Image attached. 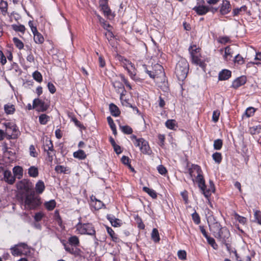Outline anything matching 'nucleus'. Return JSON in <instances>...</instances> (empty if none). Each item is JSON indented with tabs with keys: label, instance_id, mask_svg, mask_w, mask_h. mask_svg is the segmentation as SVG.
<instances>
[{
	"label": "nucleus",
	"instance_id": "obj_8",
	"mask_svg": "<svg viewBox=\"0 0 261 261\" xmlns=\"http://www.w3.org/2000/svg\"><path fill=\"white\" fill-rule=\"evenodd\" d=\"M16 186L18 190L24 191L25 194L31 193L32 191H34L32 183L29 180L22 179L17 182Z\"/></svg>",
	"mask_w": 261,
	"mask_h": 261
},
{
	"label": "nucleus",
	"instance_id": "obj_29",
	"mask_svg": "<svg viewBox=\"0 0 261 261\" xmlns=\"http://www.w3.org/2000/svg\"><path fill=\"white\" fill-rule=\"evenodd\" d=\"M107 232L111 236L112 240L115 242H119L120 241L119 238L117 237V234H115L114 230L109 227H107Z\"/></svg>",
	"mask_w": 261,
	"mask_h": 261
},
{
	"label": "nucleus",
	"instance_id": "obj_31",
	"mask_svg": "<svg viewBox=\"0 0 261 261\" xmlns=\"http://www.w3.org/2000/svg\"><path fill=\"white\" fill-rule=\"evenodd\" d=\"M73 156L80 160H84L86 158V154L83 150H79L73 153Z\"/></svg>",
	"mask_w": 261,
	"mask_h": 261
},
{
	"label": "nucleus",
	"instance_id": "obj_24",
	"mask_svg": "<svg viewBox=\"0 0 261 261\" xmlns=\"http://www.w3.org/2000/svg\"><path fill=\"white\" fill-rule=\"evenodd\" d=\"M109 109L112 115L117 117L120 115V112L119 108L114 103H111L109 106Z\"/></svg>",
	"mask_w": 261,
	"mask_h": 261
},
{
	"label": "nucleus",
	"instance_id": "obj_1",
	"mask_svg": "<svg viewBox=\"0 0 261 261\" xmlns=\"http://www.w3.org/2000/svg\"><path fill=\"white\" fill-rule=\"evenodd\" d=\"M189 173L194 183L197 182L198 187L202 191V193L206 198L211 196L212 193L215 191V186L213 185L211 189H207L205 183V180L202 175V171L199 166L193 164L189 170Z\"/></svg>",
	"mask_w": 261,
	"mask_h": 261
},
{
	"label": "nucleus",
	"instance_id": "obj_53",
	"mask_svg": "<svg viewBox=\"0 0 261 261\" xmlns=\"http://www.w3.org/2000/svg\"><path fill=\"white\" fill-rule=\"evenodd\" d=\"M255 112V109L254 108L252 107H249L247 108L245 112V114L247 116V117H249L251 116H252Z\"/></svg>",
	"mask_w": 261,
	"mask_h": 261
},
{
	"label": "nucleus",
	"instance_id": "obj_20",
	"mask_svg": "<svg viewBox=\"0 0 261 261\" xmlns=\"http://www.w3.org/2000/svg\"><path fill=\"white\" fill-rule=\"evenodd\" d=\"M231 72L230 70L224 69L222 70L219 74V80H226L231 76Z\"/></svg>",
	"mask_w": 261,
	"mask_h": 261
},
{
	"label": "nucleus",
	"instance_id": "obj_64",
	"mask_svg": "<svg viewBox=\"0 0 261 261\" xmlns=\"http://www.w3.org/2000/svg\"><path fill=\"white\" fill-rule=\"evenodd\" d=\"M43 216V214L42 213L38 212V213H37L35 215L34 219L36 221L39 222L42 219Z\"/></svg>",
	"mask_w": 261,
	"mask_h": 261
},
{
	"label": "nucleus",
	"instance_id": "obj_33",
	"mask_svg": "<svg viewBox=\"0 0 261 261\" xmlns=\"http://www.w3.org/2000/svg\"><path fill=\"white\" fill-rule=\"evenodd\" d=\"M151 238L155 242H159L160 240L159 233L156 228H153L151 232Z\"/></svg>",
	"mask_w": 261,
	"mask_h": 261
},
{
	"label": "nucleus",
	"instance_id": "obj_60",
	"mask_svg": "<svg viewBox=\"0 0 261 261\" xmlns=\"http://www.w3.org/2000/svg\"><path fill=\"white\" fill-rule=\"evenodd\" d=\"M235 218L241 223L245 224L246 222V218L241 216H239L238 214H236Z\"/></svg>",
	"mask_w": 261,
	"mask_h": 261
},
{
	"label": "nucleus",
	"instance_id": "obj_35",
	"mask_svg": "<svg viewBox=\"0 0 261 261\" xmlns=\"http://www.w3.org/2000/svg\"><path fill=\"white\" fill-rule=\"evenodd\" d=\"M49 117L45 114H41L39 117V121L40 124H46L49 121Z\"/></svg>",
	"mask_w": 261,
	"mask_h": 261
},
{
	"label": "nucleus",
	"instance_id": "obj_19",
	"mask_svg": "<svg viewBox=\"0 0 261 261\" xmlns=\"http://www.w3.org/2000/svg\"><path fill=\"white\" fill-rule=\"evenodd\" d=\"M107 218L109 220L111 225L114 227L120 226V220L119 219L116 218L114 216L108 215Z\"/></svg>",
	"mask_w": 261,
	"mask_h": 261
},
{
	"label": "nucleus",
	"instance_id": "obj_38",
	"mask_svg": "<svg viewBox=\"0 0 261 261\" xmlns=\"http://www.w3.org/2000/svg\"><path fill=\"white\" fill-rule=\"evenodd\" d=\"M56 202L54 200H50L49 201L46 202L44 205L47 210L48 211L53 210L56 206Z\"/></svg>",
	"mask_w": 261,
	"mask_h": 261
},
{
	"label": "nucleus",
	"instance_id": "obj_27",
	"mask_svg": "<svg viewBox=\"0 0 261 261\" xmlns=\"http://www.w3.org/2000/svg\"><path fill=\"white\" fill-rule=\"evenodd\" d=\"M28 174L30 177L36 178L38 176L39 171L37 167L31 166L28 169Z\"/></svg>",
	"mask_w": 261,
	"mask_h": 261
},
{
	"label": "nucleus",
	"instance_id": "obj_13",
	"mask_svg": "<svg viewBox=\"0 0 261 261\" xmlns=\"http://www.w3.org/2000/svg\"><path fill=\"white\" fill-rule=\"evenodd\" d=\"M90 205L93 207L95 210H98L101 208L103 206H105V204L102 201L98 200L95 196L92 195L90 197Z\"/></svg>",
	"mask_w": 261,
	"mask_h": 261
},
{
	"label": "nucleus",
	"instance_id": "obj_54",
	"mask_svg": "<svg viewBox=\"0 0 261 261\" xmlns=\"http://www.w3.org/2000/svg\"><path fill=\"white\" fill-rule=\"evenodd\" d=\"M178 257L179 259L184 260L186 259L187 253L185 250H179L177 253Z\"/></svg>",
	"mask_w": 261,
	"mask_h": 261
},
{
	"label": "nucleus",
	"instance_id": "obj_4",
	"mask_svg": "<svg viewBox=\"0 0 261 261\" xmlns=\"http://www.w3.org/2000/svg\"><path fill=\"white\" fill-rule=\"evenodd\" d=\"M6 138L8 140L16 139L20 135L17 126L13 123L7 122L5 124Z\"/></svg>",
	"mask_w": 261,
	"mask_h": 261
},
{
	"label": "nucleus",
	"instance_id": "obj_34",
	"mask_svg": "<svg viewBox=\"0 0 261 261\" xmlns=\"http://www.w3.org/2000/svg\"><path fill=\"white\" fill-rule=\"evenodd\" d=\"M11 27L15 32H20L22 34H24L25 31V27L22 24L17 25L14 24L11 25Z\"/></svg>",
	"mask_w": 261,
	"mask_h": 261
},
{
	"label": "nucleus",
	"instance_id": "obj_63",
	"mask_svg": "<svg viewBox=\"0 0 261 261\" xmlns=\"http://www.w3.org/2000/svg\"><path fill=\"white\" fill-rule=\"evenodd\" d=\"M48 89L50 92L52 94L55 93L56 91V89L54 85V84L51 83H48L47 85Z\"/></svg>",
	"mask_w": 261,
	"mask_h": 261
},
{
	"label": "nucleus",
	"instance_id": "obj_39",
	"mask_svg": "<svg viewBox=\"0 0 261 261\" xmlns=\"http://www.w3.org/2000/svg\"><path fill=\"white\" fill-rule=\"evenodd\" d=\"M143 190L144 192H146L149 194L153 198H156L157 197V195L154 190L152 189H150L146 187H144L143 188Z\"/></svg>",
	"mask_w": 261,
	"mask_h": 261
},
{
	"label": "nucleus",
	"instance_id": "obj_62",
	"mask_svg": "<svg viewBox=\"0 0 261 261\" xmlns=\"http://www.w3.org/2000/svg\"><path fill=\"white\" fill-rule=\"evenodd\" d=\"M27 61L30 63H35V58L31 52L27 57Z\"/></svg>",
	"mask_w": 261,
	"mask_h": 261
},
{
	"label": "nucleus",
	"instance_id": "obj_30",
	"mask_svg": "<svg viewBox=\"0 0 261 261\" xmlns=\"http://www.w3.org/2000/svg\"><path fill=\"white\" fill-rule=\"evenodd\" d=\"M5 111L7 114H12L15 111V106L12 104H7L4 106Z\"/></svg>",
	"mask_w": 261,
	"mask_h": 261
},
{
	"label": "nucleus",
	"instance_id": "obj_16",
	"mask_svg": "<svg viewBox=\"0 0 261 261\" xmlns=\"http://www.w3.org/2000/svg\"><path fill=\"white\" fill-rule=\"evenodd\" d=\"M246 82V79L245 76H240L236 79L232 83V87L237 89L240 86L244 85Z\"/></svg>",
	"mask_w": 261,
	"mask_h": 261
},
{
	"label": "nucleus",
	"instance_id": "obj_17",
	"mask_svg": "<svg viewBox=\"0 0 261 261\" xmlns=\"http://www.w3.org/2000/svg\"><path fill=\"white\" fill-rule=\"evenodd\" d=\"M209 227L210 231L213 233L214 237H215L218 233H220V231L223 228L219 222L210 225Z\"/></svg>",
	"mask_w": 261,
	"mask_h": 261
},
{
	"label": "nucleus",
	"instance_id": "obj_14",
	"mask_svg": "<svg viewBox=\"0 0 261 261\" xmlns=\"http://www.w3.org/2000/svg\"><path fill=\"white\" fill-rule=\"evenodd\" d=\"M231 10V5L227 0H223L221 4L220 12L222 15L227 14Z\"/></svg>",
	"mask_w": 261,
	"mask_h": 261
},
{
	"label": "nucleus",
	"instance_id": "obj_51",
	"mask_svg": "<svg viewBox=\"0 0 261 261\" xmlns=\"http://www.w3.org/2000/svg\"><path fill=\"white\" fill-rule=\"evenodd\" d=\"M192 219L195 224H199L200 223V217L196 212L192 215Z\"/></svg>",
	"mask_w": 261,
	"mask_h": 261
},
{
	"label": "nucleus",
	"instance_id": "obj_59",
	"mask_svg": "<svg viewBox=\"0 0 261 261\" xmlns=\"http://www.w3.org/2000/svg\"><path fill=\"white\" fill-rule=\"evenodd\" d=\"M29 25L30 27L32 33H35L38 31L36 25L35 24L34 22L32 20H30L29 21Z\"/></svg>",
	"mask_w": 261,
	"mask_h": 261
},
{
	"label": "nucleus",
	"instance_id": "obj_26",
	"mask_svg": "<svg viewBox=\"0 0 261 261\" xmlns=\"http://www.w3.org/2000/svg\"><path fill=\"white\" fill-rule=\"evenodd\" d=\"M45 189L44 184L43 181L39 180L35 185V190L37 193L41 194Z\"/></svg>",
	"mask_w": 261,
	"mask_h": 261
},
{
	"label": "nucleus",
	"instance_id": "obj_3",
	"mask_svg": "<svg viewBox=\"0 0 261 261\" xmlns=\"http://www.w3.org/2000/svg\"><path fill=\"white\" fill-rule=\"evenodd\" d=\"M188 70V63L185 59H181L177 63L175 70V73L178 80H184L187 76Z\"/></svg>",
	"mask_w": 261,
	"mask_h": 261
},
{
	"label": "nucleus",
	"instance_id": "obj_22",
	"mask_svg": "<svg viewBox=\"0 0 261 261\" xmlns=\"http://www.w3.org/2000/svg\"><path fill=\"white\" fill-rule=\"evenodd\" d=\"M33 34L34 35V40L36 43L40 44L44 42V37L38 31L33 33Z\"/></svg>",
	"mask_w": 261,
	"mask_h": 261
},
{
	"label": "nucleus",
	"instance_id": "obj_46",
	"mask_svg": "<svg viewBox=\"0 0 261 261\" xmlns=\"http://www.w3.org/2000/svg\"><path fill=\"white\" fill-rule=\"evenodd\" d=\"M192 58V62L200 66L202 65L203 62L199 58L198 55H193L191 56Z\"/></svg>",
	"mask_w": 261,
	"mask_h": 261
},
{
	"label": "nucleus",
	"instance_id": "obj_23",
	"mask_svg": "<svg viewBox=\"0 0 261 261\" xmlns=\"http://www.w3.org/2000/svg\"><path fill=\"white\" fill-rule=\"evenodd\" d=\"M140 151L144 154H150L151 153V150L150 148L148 142L144 140L143 143H142Z\"/></svg>",
	"mask_w": 261,
	"mask_h": 261
},
{
	"label": "nucleus",
	"instance_id": "obj_41",
	"mask_svg": "<svg viewBox=\"0 0 261 261\" xmlns=\"http://www.w3.org/2000/svg\"><path fill=\"white\" fill-rule=\"evenodd\" d=\"M13 42L15 45L19 49H21L24 47L23 42L16 37H14L13 39Z\"/></svg>",
	"mask_w": 261,
	"mask_h": 261
},
{
	"label": "nucleus",
	"instance_id": "obj_44",
	"mask_svg": "<svg viewBox=\"0 0 261 261\" xmlns=\"http://www.w3.org/2000/svg\"><path fill=\"white\" fill-rule=\"evenodd\" d=\"M33 77L35 81L39 83L42 81V76L40 72L38 71H36L33 73Z\"/></svg>",
	"mask_w": 261,
	"mask_h": 261
},
{
	"label": "nucleus",
	"instance_id": "obj_5",
	"mask_svg": "<svg viewBox=\"0 0 261 261\" xmlns=\"http://www.w3.org/2000/svg\"><path fill=\"white\" fill-rule=\"evenodd\" d=\"M43 147L44 151L47 153L48 161L52 162L56 152L52 141L48 139H45L43 141Z\"/></svg>",
	"mask_w": 261,
	"mask_h": 261
},
{
	"label": "nucleus",
	"instance_id": "obj_21",
	"mask_svg": "<svg viewBox=\"0 0 261 261\" xmlns=\"http://www.w3.org/2000/svg\"><path fill=\"white\" fill-rule=\"evenodd\" d=\"M233 54L232 48L230 46H228L225 48L224 55H223V58L225 61H228L232 57Z\"/></svg>",
	"mask_w": 261,
	"mask_h": 261
},
{
	"label": "nucleus",
	"instance_id": "obj_28",
	"mask_svg": "<svg viewBox=\"0 0 261 261\" xmlns=\"http://www.w3.org/2000/svg\"><path fill=\"white\" fill-rule=\"evenodd\" d=\"M247 7L246 6L244 5L240 8H234L233 10L232 13L233 16H237L239 14H243L245 12H247Z\"/></svg>",
	"mask_w": 261,
	"mask_h": 261
},
{
	"label": "nucleus",
	"instance_id": "obj_11",
	"mask_svg": "<svg viewBox=\"0 0 261 261\" xmlns=\"http://www.w3.org/2000/svg\"><path fill=\"white\" fill-rule=\"evenodd\" d=\"M215 237L219 240L222 243H225V242L228 241L230 237V232L228 229L224 227L222 228L220 233L216 234Z\"/></svg>",
	"mask_w": 261,
	"mask_h": 261
},
{
	"label": "nucleus",
	"instance_id": "obj_40",
	"mask_svg": "<svg viewBox=\"0 0 261 261\" xmlns=\"http://www.w3.org/2000/svg\"><path fill=\"white\" fill-rule=\"evenodd\" d=\"M208 243L215 250L218 248V245L216 244L214 238L208 236L206 238Z\"/></svg>",
	"mask_w": 261,
	"mask_h": 261
},
{
	"label": "nucleus",
	"instance_id": "obj_37",
	"mask_svg": "<svg viewBox=\"0 0 261 261\" xmlns=\"http://www.w3.org/2000/svg\"><path fill=\"white\" fill-rule=\"evenodd\" d=\"M55 170L59 173H67L69 172V169L63 166L58 165L55 167Z\"/></svg>",
	"mask_w": 261,
	"mask_h": 261
},
{
	"label": "nucleus",
	"instance_id": "obj_58",
	"mask_svg": "<svg viewBox=\"0 0 261 261\" xmlns=\"http://www.w3.org/2000/svg\"><path fill=\"white\" fill-rule=\"evenodd\" d=\"M30 154L33 157H36L37 153L36 152L35 148L33 145H31L29 148Z\"/></svg>",
	"mask_w": 261,
	"mask_h": 261
},
{
	"label": "nucleus",
	"instance_id": "obj_18",
	"mask_svg": "<svg viewBox=\"0 0 261 261\" xmlns=\"http://www.w3.org/2000/svg\"><path fill=\"white\" fill-rule=\"evenodd\" d=\"M23 168L19 166H15L13 168L14 176L18 179L22 178L23 176Z\"/></svg>",
	"mask_w": 261,
	"mask_h": 261
},
{
	"label": "nucleus",
	"instance_id": "obj_9",
	"mask_svg": "<svg viewBox=\"0 0 261 261\" xmlns=\"http://www.w3.org/2000/svg\"><path fill=\"white\" fill-rule=\"evenodd\" d=\"M25 249H29V247L24 243H19L10 248L11 253L13 256H21L25 254L23 252V250Z\"/></svg>",
	"mask_w": 261,
	"mask_h": 261
},
{
	"label": "nucleus",
	"instance_id": "obj_36",
	"mask_svg": "<svg viewBox=\"0 0 261 261\" xmlns=\"http://www.w3.org/2000/svg\"><path fill=\"white\" fill-rule=\"evenodd\" d=\"M76 247L77 246H72L70 253L73 255L75 257L81 256L82 254V251Z\"/></svg>",
	"mask_w": 261,
	"mask_h": 261
},
{
	"label": "nucleus",
	"instance_id": "obj_7",
	"mask_svg": "<svg viewBox=\"0 0 261 261\" xmlns=\"http://www.w3.org/2000/svg\"><path fill=\"white\" fill-rule=\"evenodd\" d=\"M143 68L144 71L152 79L158 77L159 74H163V68L161 65L158 64L154 65L153 71L149 70L146 65H143Z\"/></svg>",
	"mask_w": 261,
	"mask_h": 261
},
{
	"label": "nucleus",
	"instance_id": "obj_25",
	"mask_svg": "<svg viewBox=\"0 0 261 261\" xmlns=\"http://www.w3.org/2000/svg\"><path fill=\"white\" fill-rule=\"evenodd\" d=\"M132 140L133 141V143L136 147H138L141 150L142 143H143L144 139L143 138H137L135 135H132L130 137Z\"/></svg>",
	"mask_w": 261,
	"mask_h": 261
},
{
	"label": "nucleus",
	"instance_id": "obj_45",
	"mask_svg": "<svg viewBox=\"0 0 261 261\" xmlns=\"http://www.w3.org/2000/svg\"><path fill=\"white\" fill-rule=\"evenodd\" d=\"M101 10L103 11L104 15L107 17L111 16V10L108 5L103 6L101 8Z\"/></svg>",
	"mask_w": 261,
	"mask_h": 261
},
{
	"label": "nucleus",
	"instance_id": "obj_10",
	"mask_svg": "<svg viewBox=\"0 0 261 261\" xmlns=\"http://www.w3.org/2000/svg\"><path fill=\"white\" fill-rule=\"evenodd\" d=\"M33 108H35L36 110L38 112H43L48 109V106L45 104L43 100L39 98H35L33 102Z\"/></svg>",
	"mask_w": 261,
	"mask_h": 261
},
{
	"label": "nucleus",
	"instance_id": "obj_12",
	"mask_svg": "<svg viewBox=\"0 0 261 261\" xmlns=\"http://www.w3.org/2000/svg\"><path fill=\"white\" fill-rule=\"evenodd\" d=\"M202 5H199L196 6L193 8L196 13L199 15H203L206 14L208 11H210V8L207 6L203 5L204 4V1L202 0L201 2Z\"/></svg>",
	"mask_w": 261,
	"mask_h": 261
},
{
	"label": "nucleus",
	"instance_id": "obj_57",
	"mask_svg": "<svg viewBox=\"0 0 261 261\" xmlns=\"http://www.w3.org/2000/svg\"><path fill=\"white\" fill-rule=\"evenodd\" d=\"M157 169L158 172L162 175H165L167 172L166 168L162 165H159Z\"/></svg>",
	"mask_w": 261,
	"mask_h": 261
},
{
	"label": "nucleus",
	"instance_id": "obj_50",
	"mask_svg": "<svg viewBox=\"0 0 261 261\" xmlns=\"http://www.w3.org/2000/svg\"><path fill=\"white\" fill-rule=\"evenodd\" d=\"M113 86L119 92H120V90L123 91V90L124 89V86L123 84L121 83L118 81H115L113 82Z\"/></svg>",
	"mask_w": 261,
	"mask_h": 261
},
{
	"label": "nucleus",
	"instance_id": "obj_32",
	"mask_svg": "<svg viewBox=\"0 0 261 261\" xmlns=\"http://www.w3.org/2000/svg\"><path fill=\"white\" fill-rule=\"evenodd\" d=\"M68 242L70 245L73 246H78L80 244L79 239L75 236L70 237L68 239Z\"/></svg>",
	"mask_w": 261,
	"mask_h": 261
},
{
	"label": "nucleus",
	"instance_id": "obj_49",
	"mask_svg": "<svg viewBox=\"0 0 261 261\" xmlns=\"http://www.w3.org/2000/svg\"><path fill=\"white\" fill-rule=\"evenodd\" d=\"M213 160L217 163H220L222 160L221 154L219 152H215L212 155Z\"/></svg>",
	"mask_w": 261,
	"mask_h": 261
},
{
	"label": "nucleus",
	"instance_id": "obj_2",
	"mask_svg": "<svg viewBox=\"0 0 261 261\" xmlns=\"http://www.w3.org/2000/svg\"><path fill=\"white\" fill-rule=\"evenodd\" d=\"M24 205L25 210H32L38 208L41 204L40 198L36 196L35 191L25 194Z\"/></svg>",
	"mask_w": 261,
	"mask_h": 261
},
{
	"label": "nucleus",
	"instance_id": "obj_43",
	"mask_svg": "<svg viewBox=\"0 0 261 261\" xmlns=\"http://www.w3.org/2000/svg\"><path fill=\"white\" fill-rule=\"evenodd\" d=\"M166 126L169 129H174L176 126V121L174 120H168L166 122Z\"/></svg>",
	"mask_w": 261,
	"mask_h": 261
},
{
	"label": "nucleus",
	"instance_id": "obj_55",
	"mask_svg": "<svg viewBox=\"0 0 261 261\" xmlns=\"http://www.w3.org/2000/svg\"><path fill=\"white\" fill-rule=\"evenodd\" d=\"M254 217L257 223L261 225V212L255 211L254 212Z\"/></svg>",
	"mask_w": 261,
	"mask_h": 261
},
{
	"label": "nucleus",
	"instance_id": "obj_61",
	"mask_svg": "<svg viewBox=\"0 0 261 261\" xmlns=\"http://www.w3.org/2000/svg\"><path fill=\"white\" fill-rule=\"evenodd\" d=\"M220 115V113L217 111H214L213 113V117L212 119L213 121L215 122H216L219 120V117Z\"/></svg>",
	"mask_w": 261,
	"mask_h": 261
},
{
	"label": "nucleus",
	"instance_id": "obj_15",
	"mask_svg": "<svg viewBox=\"0 0 261 261\" xmlns=\"http://www.w3.org/2000/svg\"><path fill=\"white\" fill-rule=\"evenodd\" d=\"M4 179L9 184L12 185L15 181V177L10 170H6L4 172Z\"/></svg>",
	"mask_w": 261,
	"mask_h": 261
},
{
	"label": "nucleus",
	"instance_id": "obj_56",
	"mask_svg": "<svg viewBox=\"0 0 261 261\" xmlns=\"http://www.w3.org/2000/svg\"><path fill=\"white\" fill-rule=\"evenodd\" d=\"M207 223L208 224V226H210V225H212L213 224H215L217 222H218L215 218L213 215H210L207 217Z\"/></svg>",
	"mask_w": 261,
	"mask_h": 261
},
{
	"label": "nucleus",
	"instance_id": "obj_48",
	"mask_svg": "<svg viewBox=\"0 0 261 261\" xmlns=\"http://www.w3.org/2000/svg\"><path fill=\"white\" fill-rule=\"evenodd\" d=\"M223 142L221 139H217L215 140L214 143V147L216 150H220L222 146Z\"/></svg>",
	"mask_w": 261,
	"mask_h": 261
},
{
	"label": "nucleus",
	"instance_id": "obj_47",
	"mask_svg": "<svg viewBox=\"0 0 261 261\" xmlns=\"http://www.w3.org/2000/svg\"><path fill=\"white\" fill-rule=\"evenodd\" d=\"M189 50L191 56L197 55V54L199 52L200 48L197 47L196 45H193L189 47Z\"/></svg>",
	"mask_w": 261,
	"mask_h": 261
},
{
	"label": "nucleus",
	"instance_id": "obj_52",
	"mask_svg": "<svg viewBox=\"0 0 261 261\" xmlns=\"http://www.w3.org/2000/svg\"><path fill=\"white\" fill-rule=\"evenodd\" d=\"M234 61L235 63H238L239 64H241V65L244 64V60L243 58L241 56H240L239 54H238L235 56Z\"/></svg>",
	"mask_w": 261,
	"mask_h": 261
},
{
	"label": "nucleus",
	"instance_id": "obj_42",
	"mask_svg": "<svg viewBox=\"0 0 261 261\" xmlns=\"http://www.w3.org/2000/svg\"><path fill=\"white\" fill-rule=\"evenodd\" d=\"M121 131L125 134H131L133 133L132 128L128 125L120 126Z\"/></svg>",
	"mask_w": 261,
	"mask_h": 261
},
{
	"label": "nucleus",
	"instance_id": "obj_6",
	"mask_svg": "<svg viewBox=\"0 0 261 261\" xmlns=\"http://www.w3.org/2000/svg\"><path fill=\"white\" fill-rule=\"evenodd\" d=\"M76 229L81 234H87L91 236L95 234V230L91 223L82 224L79 223L76 225Z\"/></svg>",
	"mask_w": 261,
	"mask_h": 261
}]
</instances>
